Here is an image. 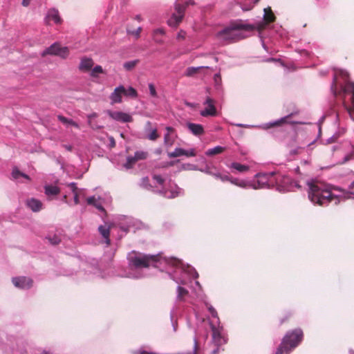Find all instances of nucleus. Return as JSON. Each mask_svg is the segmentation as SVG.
<instances>
[{"label":"nucleus","instance_id":"obj_1","mask_svg":"<svg viewBox=\"0 0 354 354\" xmlns=\"http://www.w3.org/2000/svg\"><path fill=\"white\" fill-rule=\"evenodd\" d=\"M308 185L309 188L308 198L313 203L324 206L328 205L334 199L339 201L337 197L325 185L314 182L308 183Z\"/></svg>","mask_w":354,"mask_h":354},{"label":"nucleus","instance_id":"obj_2","mask_svg":"<svg viewBox=\"0 0 354 354\" xmlns=\"http://www.w3.org/2000/svg\"><path fill=\"white\" fill-rule=\"evenodd\" d=\"M349 75L344 71H339L335 73L331 90L335 95H340L342 93H352V103L354 105V82H349Z\"/></svg>","mask_w":354,"mask_h":354},{"label":"nucleus","instance_id":"obj_3","mask_svg":"<svg viewBox=\"0 0 354 354\" xmlns=\"http://www.w3.org/2000/svg\"><path fill=\"white\" fill-rule=\"evenodd\" d=\"M253 25L247 24L242 21H234L230 24L229 26L218 32V37L225 41L229 43L240 40L242 37L240 35L235 33L236 30H243L245 31H252L255 30Z\"/></svg>","mask_w":354,"mask_h":354},{"label":"nucleus","instance_id":"obj_4","mask_svg":"<svg viewBox=\"0 0 354 354\" xmlns=\"http://www.w3.org/2000/svg\"><path fill=\"white\" fill-rule=\"evenodd\" d=\"M304 333L301 329L296 328L289 331L283 337L275 354H288L302 341Z\"/></svg>","mask_w":354,"mask_h":354},{"label":"nucleus","instance_id":"obj_5","mask_svg":"<svg viewBox=\"0 0 354 354\" xmlns=\"http://www.w3.org/2000/svg\"><path fill=\"white\" fill-rule=\"evenodd\" d=\"M158 256L147 254L132 251L128 254L127 259L131 267L135 269L148 268L158 261Z\"/></svg>","mask_w":354,"mask_h":354},{"label":"nucleus","instance_id":"obj_6","mask_svg":"<svg viewBox=\"0 0 354 354\" xmlns=\"http://www.w3.org/2000/svg\"><path fill=\"white\" fill-rule=\"evenodd\" d=\"M212 344L215 348L212 349V354H218L220 351H224L222 348L227 343V339L221 335L220 330L214 326H212Z\"/></svg>","mask_w":354,"mask_h":354},{"label":"nucleus","instance_id":"obj_7","mask_svg":"<svg viewBox=\"0 0 354 354\" xmlns=\"http://www.w3.org/2000/svg\"><path fill=\"white\" fill-rule=\"evenodd\" d=\"M47 55L59 56L66 59L69 55V49L68 47H62L59 43L55 42L47 48L41 54L43 57Z\"/></svg>","mask_w":354,"mask_h":354},{"label":"nucleus","instance_id":"obj_8","mask_svg":"<svg viewBox=\"0 0 354 354\" xmlns=\"http://www.w3.org/2000/svg\"><path fill=\"white\" fill-rule=\"evenodd\" d=\"M187 6L185 4H175V12L173 13L171 17L168 21V24L170 26L176 27L182 21L185 11Z\"/></svg>","mask_w":354,"mask_h":354},{"label":"nucleus","instance_id":"obj_9","mask_svg":"<svg viewBox=\"0 0 354 354\" xmlns=\"http://www.w3.org/2000/svg\"><path fill=\"white\" fill-rule=\"evenodd\" d=\"M261 180L264 183H268L269 186L279 185L281 183L282 179H287V178L281 176L277 172H268L260 175Z\"/></svg>","mask_w":354,"mask_h":354},{"label":"nucleus","instance_id":"obj_10","mask_svg":"<svg viewBox=\"0 0 354 354\" xmlns=\"http://www.w3.org/2000/svg\"><path fill=\"white\" fill-rule=\"evenodd\" d=\"M13 285L20 289H30L33 286V280L27 277H17L12 279Z\"/></svg>","mask_w":354,"mask_h":354},{"label":"nucleus","instance_id":"obj_11","mask_svg":"<svg viewBox=\"0 0 354 354\" xmlns=\"http://www.w3.org/2000/svg\"><path fill=\"white\" fill-rule=\"evenodd\" d=\"M206 107L204 110L201 111V115L203 117L216 116L217 114L216 109L214 105V100L210 97L206 99L204 103Z\"/></svg>","mask_w":354,"mask_h":354},{"label":"nucleus","instance_id":"obj_12","mask_svg":"<svg viewBox=\"0 0 354 354\" xmlns=\"http://www.w3.org/2000/svg\"><path fill=\"white\" fill-rule=\"evenodd\" d=\"M109 115L113 120L122 122H131L133 121V118L128 113L121 111H108Z\"/></svg>","mask_w":354,"mask_h":354},{"label":"nucleus","instance_id":"obj_13","mask_svg":"<svg viewBox=\"0 0 354 354\" xmlns=\"http://www.w3.org/2000/svg\"><path fill=\"white\" fill-rule=\"evenodd\" d=\"M152 124L148 121L145 126V131L147 133V138L150 140L154 141L159 138V135L156 128H152Z\"/></svg>","mask_w":354,"mask_h":354},{"label":"nucleus","instance_id":"obj_14","mask_svg":"<svg viewBox=\"0 0 354 354\" xmlns=\"http://www.w3.org/2000/svg\"><path fill=\"white\" fill-rule=\"evenodd\" d=\"M94 65L93 60L91 58L84 57L81 59L79 70L84 72L90 71Z\"/></svg>","mask_w":354,"mask_h":354},{"label":"nucleus","instance_id":"obj_15","mask_svg":"<svg viewBox=\"0 0 354 354\" xmlns=\"http://www.w3.org/2000/svg\"><path fill=\"white\" fill-rule=\"evenodd\" d=\"M125 92V88L123 86H120L114 89V91L111 95V100L113 103H120L122 102V95Z\"/></svg>","mask_w":354,"mask_h":354},{"label":"nucleus","instance_id":"obj_16","mask_svg":"<svg viewBox=\"0 0 354 354\" xmlns=\"http://www.w3.org/2000/svg\"><path fill=\"white\" fill-rule=\"evenodd\" d=\"M188 129L195 136H201L204 133V129L201 124L188 122L187 124Z\"/></svg>","mask_w":354,"mask_h":354},{"label":"nucleus","instance_id":"obj_17","mask_svg":"<svg viewBox=\"0 0 354 354\" xmlns=\"http://www.w3.org/2000/svg\"><path fill=\"white\" fill-rule=\"evenodd\" d=\"M27 205L33 212H38L41 209L42 203L40 201L32 198L27 201Z\"/></svg>","mask_w":354,"mask_h":354},{"label":"nucleus","instance_id":"obj_18","mask_svg":"<svg viewBox=\"0 0 354 354\" xmlns=\"http://www.w3.org/2000/svg\"><path fill=\"white\" fill-rule=\"evenodd\" d=\"M47 17L55 21V24H59L62 20L59 17V12L56 9H50L48 12Z\"/></svg>","mask_w":354,"mask_h":354},{"label":"nucleus","instance_id":"obj_19","mask_svg":"<svg viewBox=\"0 0 354 354\" xmlns=\"http://www.w3.org/2000/svg\"><path fill=\"white\" fill-rule=\"evenodd\" d=\"M100 233L105 239V243L109 245H110V227L100 225L98 228Z\"/></svg>","mask_w":354,"mask_h":354},{"label":"nucleus","instance_id":"obj_20","mask_svg":"<svg viewBox=\"0 0 354 354\" xmlns=\"http://www.w3.org/2000/svg\"><path fill=\"white\" fill-rule=\"evenodd\" d=\"M166 129L168 133L165 135L164 143L166 146L170 147L174 143V139L170 135V132L174 131V129L172 127H167Z\"/></svg>","mask_w":354,"mask_h":354},{"label":"nucleus","instance_id":"obj_21","mask_svg":"<svg viewBox=\"0 0 354 354\" xmlns=\"http://www.w3.org/2000/svg\"><path fill=\"white\" fill-rule=\"evenodd\" d=\"M60 192V189L57 186L47 185L45 187V194L47 196H56Z\"/></svg>","mask_w":354,"mask_h":354},{"label":"nucleus","instance_id":"obj_22","mask_svg":"<svg viewBox=\"0 0 354 354\" xmlns=\"http://www.w3.org/2000/svg\"><path fill=\"white\" fill-rule=\"evenodd\" d=\"M57 118L62 123H63L64 124H65L66 126L71 125V126L75 127V128H77V129L79 128L78 124L77 122H75V121H73V120L68 119L62 115H58Z\"/></svg>","mask_w":354,"mask_h":354},{"label":"nucleus","instance_id":"obj_23","mask_svg":"<svg viewBox=\"0 0 354 354\" xmlns=\"http://www.w3.org/2000/svg\"><path fill=\"white\" fill-rule=\"evenodd\" d=\"M225 148L221 147V146H216L212 149H209L206 152L205 154L208 156H213L219 153H223L225 151Z\"/></svg>","mask_w":354,"mask_h":354},{"label":"nucleus","instance_id":"obj_24","mask_svg":"<svg viewBox=\"0 0 354 354\" xmlns=\"http://www.w3.org/2000/svg\"><path fill=\"white\" fill-rule=\"evenodd\" d=\"M297 113H292L277 121L274 122L270 124V127H277V126H281L286 123H290V122L288 121V119L292 117L293 115L296 114Z\"/></svg>","mask_w":354,"mask_h":354},{"label":"nucleus","instance_id":"obj_25","mask_svg":"<svg viewBox=\"0 0 354 354\" xmlns=\"http://www.w3.org/2000/svg\"><path fill=\"white\" fill-rule=\"evenodd\" d=\"M264 11V20L266 21V24H270L274 21L275 16L272 12L271 9L270 8H266Z\"/></svg>","mask_w":354,"mask_h":354},{"label":"nucleus","instance_id":"obj_26","mask_svg":"<svg viewBox=\"0 0 354 354\" xmlns=\"http://www.w3.org/2000/svg\"><path fill=\"white\" fill-rule=\"evenodd\" d=\"M230 167L241 173L246 172L250 169L248 165H241L239 162H232Z\"/></svg>","mask_w":354,"mask_h":354},{"label":"nucleus","instance_id":"obj_27","mask_svg":"<svg viewBox=\"0 0 354 354\" xmlns=\"http://www.w3.org/2000/svg\"><path fill=\"white\" fill-rule=\"evenodd\" d=\"M185 154H186V150L181 148H176L173 152L168 153V156L171 158L185 156Z\"/></svg>","mask_w":354,"mask_h":354},{"label":"nucleus","instance_id":"obj_28","mask_svg":"<svg viewBox=\"0 0 354 354\" xmlns=\"http://www.w3.org/2000/svg\"><path fill=\"white\" fill-rule=\"evenodd\" d=\"M208 68L207 66L189 67L186 70L185 75L190 77L198 73L202 68Z\"/></svg>","mask_w":354,"mask_h":354},{"label":"nucleus","instance_id":"obj_29","mask_svg":"<svg viewBox=\"0 0 354 354\" xmlns=\"http://www.w3.org/2000/svg\"><path fill=\"white\" fill-rule=\"evenodd\" d=\"M138 63H139L138 59L129 61V62L124 63L123 66L126 71H129L133 70L137 66V64Z\"/></svg>","mask_w":354,"mask_h":354},{"label":"nucleus","instance_id":"obj_30","mask_svg":"<svg viewBox=\"0 0 354 354\" xmlns=\"http://www.w3.org/2000/svg\"><path fill=\"white\" fill-rule=\"evenodd\" d=\"M12 177L15 178V179H17L19 178V177H24V178L30 180V177L26 175V174H24L22 172H21L19 169H14L12 172Z\"/></svg>","mask_w":354,"mask_h":354},{"label":"nucleus","instance_id":"obj_31","mask_svg":"<svg viewBox=\"0 0 354 354\" xmlns=\"http://www.w3.org/2000/svg\"><path fill=\"white\" fill-rule=\"evenodd\" d=\"M87 203L89 205H92L95 206L99 210L104 211V207L101 205L97 203L96 198L95 196H91V197L88 198Z\"/></svg>","mask_w":354,"mask_h":354},{"label":"nucleus","instance_id":"obj_32","mask_svg":"<svg viewBox=\"0 0 354 354\" xmlns=\"http://www.w3.org/2000/svg\"><path fill=\"white\" fill-rule=\"evenodd\" d=\"M123 93L124 95L129 96L133 98H136L138 96L137 91L131 86L129 87L128 89L125 88V92Z\"/></svg>","mask_w":354,"mask_h":354},{"label":"nucleus","instance_id":"obj_33","mask_svg":"<svg viewBox=\"0 0 354 354\" xmlns=\"http://www.w3.org/2000/svg\"><path fill=\"white\" fill-rule=\"evenodd\" d=\"M46 239L53 245H57L61 242V239L56 234H54L53 236H48Z\"/></svg>","mask_w":354,"mask_h":354},{"label":"nucleus","instance_id":"obj_34","mask_svg":"<svg viewBox=\"0 0 354 354\" xmlns=\"http://www.w3.org/2000/svg\"><path fill=\"white\" fill-rule=\"evenodd\" d=\"M165 34V30L162 28L156 29L153 31V38L156 42L161 43L162 40L158 38L159 35H163Z\"/></svg>","mask_w":354,"mask_h":354},{"label":"nucleus","instance_id":"obj_35","mask_svg":"<svg viewBox=\"0 0 354 354\" xmlns=\"http://www.w3.org/2000/svg\"><path fill=\"white\" fill-rule=\"evenodd\" d=\"M188 293L189 292L187 289L181 286L178 287V298L180 300H183L184 297L188 295Z\"/></svg>","mask_w":354,"mask_h":354},{"label":"nucleus","instance_id":"obj_36","mask_svg":"<svg viewBox=\"0 0 354 354\" xmlns=\"http://www.w3.org/2000/svg\"><path fill=\"white\" fill-rule=\"evenodd\" d=\"M230 182L236 186H239V187H243V188L246 187L247 185H248L247 183L245 182L244 180H239L236 178H230Z\"/></svg>","mask_w":354,"mask_h":354},{"label":"nucleus","instance_id":"obj_37","mask_svg":"<svg viewBox=\"0 0 354 354\" xmlns=\"http://www.w3.org/2000/svg\"><path fill=\"white\" fill-rule=\"evenodd\" d=\"M134 156L136 157V160L138 161L141 160H145L148 156V153L145 151H138L135 153Z\"/></svg>","mask_w":354,"mask_h":354},{"label":"nucleus","instance_id":"obj_38","mask_svg":"<svg viewBox=\"0 0 354 354\" xmlns=\"http://www.w3.org/2000/svg\"><path fill=\"white\" fill-rule=\"evenodd\" d=\"M98 73H104V70L101 66H95L91 73V75L93 77H95L97 76Z\"/></svg>","mask_w":354,"mask_h":354},{"label":"nucleus","instance_id":"obj_39","mask_svg":"<svg viewBox=\"0 0 354 354\" xmlns=\"http://www.w3.org/2000/svg\"><path fill=\"white\" fill-rule=\"evenodd\" d=\"M137 162L136 160V157L134 156H129L127 159V163L125 165L126 167L131 168L132 166Z\"/></svg>","mask_w":354,"mask_h":354},{"label":"nucleus","instance_id":"obj_40","mask_svg":"<svg viewBox=\"0 0 354 354\" xmlns=\"http://www.w3.org/2000/svg\"><path fill=\"white\" fill-rule=\"evenodd\" d=\"M214 176L216 179H219V180H222L223 182L230 181V177L229 176H227V175H222L220 173L214 174Z\"/></svg>","mask_w":354,"mask_h":354},{"label":"nucleus","instance_id":"obj_41","mask_svg":"<svg viewBox=\"0 0 354 354\" xmlns=\"http://www.w3.org/2000/svg\"><path fill=\"white\" fill-rule=\"evenodd\" d=\"M127 30L128 34L134 35L136 38H138L142 31V28L139 27L136 30H130L129 28H127Z\"/></svg>","mask_w":354,"mask_h":354},{"label":"nucleus","instance_id":"obj_42","mask_svg":"<svg viewBox=\"0 0 354 354\" xmlns=\"http://www.w3.org/2000/svg\"><path fill=\"white\" fill-rule=\"evenodd\" d=\"M149 89L150 94L152 97H157V93L156 91V88L153 84L151 83L149 84Z\"/></svg>","mask_w":354,"mask_h":354},{"label":"nucleus","instance_id":"obj_43","mask_svg":"<svg viewBox=\"0 0 354 354\" xmlns=\"http://www.w3.org/2000/svg\"><path fill=\"white\" fill-rule=\"evenodd\" d=\"M153 178L160 185H162L165 182V180L160 175L154 174Z\"/></svg>","mask_w":354,"mask_h":354},{"label":"nucleus","instance_id":"obj_44","mask_svg":"<svg viewBox=\"0 0 354 354\" xmlns=\"http://www.w3.org/2000/svg\"><path fill=\"white\" fill-rule=\"evenodd\" d=\"M208 310L212 317H218V313L214 307L212 306H208Z\"/></svg>","mask_w":354,"mask_h":354},{"label":"nucleus","instance_id":"obj_45","mask_svg":"<svg viewBox=\"0 0 354 354\" xmlns=\"http://www.w3.org/2000/svg\"><path fill=\"white\" fill-rule=\"evenodd\" d=\"M304 149L302 147H297V149H292L290 151L291 155H297L299 154L303 151Z\"/></svg>","mask_w":354,"mask_h":354},{"label":"nucleus","instance_id":"obj_46","mask_svg":"<svg viewBox=\"0 0 354 354\" xmlns=\"http://www.w3.org/2000/svg\"><path fill=\"white\" fill-rule=\"evenodd\" d=\"M346 109L352 118H354V108L350 106H346Z\"/></svg>","mask_w":354,"mask_h":354},{"label":"nucleus","instance_id":"obj_47","mask_svg":"<svg viewBox=\"0 0 354 354\" xmlns=\"http://www.w3.org/2000/svg\"><path fill=\"white\" fill-rule=\"evenodd\" d=\"M68 186L71 189V190L73 193H75L77 192V187L75 183H71L68 184Z\"/></svg>","mask_w":354,"mask_h":354},{"label":"nucleus","instance_id":"obj_48","mask_svg":"<svg viewBox=\"0 0 354 354\" xmlns=\"http://www.w3.org/2000/svg\"><path fill=\"white\" fill-rule=\"evenodd\" d=\"M185 156L187 157H194L196 156V153L194 149H191L190 151H186V154Z\"/></svg>","mask_w":354,"mask_h":354},{"label":"nucleus","instance_id":"obj_49","mask_svg":"<svg viewBox=\"0 0 354 354\" xmlns=\"http://www.w3.org/2000/svg\"><path fill=\"white\" fill-rule=\"evenodd\" d=\"M73 194H74V202H75V204L77 205L80 203L78 193L77 192L73 193Z\"/></svg>","mask_w":354,"mask_h":354},{"label":"nucleus","instance_id":"obj_50","mask_svg":"<svg viewBox=\"0 0 354 354\" xmlns=\"http://www.w3.org/2000/svg\"><path fill=\"white\" fill-rule=\"evenodd\" d=\"M115 141L113 137H111L110 138V147L112 148V147H115Z\"/></svg>","mask_w":354,"mask_h":354},{"label":"nucleus","instance_id":"obj_51","mask_svg":"<svg viewBox=\"0 0 354 354\" xmlns=\"http://www.w3.org/2000/svg\"><path fill=\"white\" fill-rule=\"evenodd\" d=\"M30 0H23L22 5L24 6H28L30 4Z\"/></svg>","mask_w":354,"mask_h":354},{"label":"nucleus","instance_id":"obj_52","mask_svg":"<svg viewBox=\"0 0 354 354\" xmlns=\"http://www.w3.org/2000/svg\"><path fill=\"white\" fill-rule=\"evenodd\" d=\"M178 38L184 39L185 38V32L181 31L178 35Z\"/></svg>","mask_w":354,"mask_h":354},{"label":"nucleus","instance_id":"obj_53","mask_svg":"<svg viewBox=\"0 0 354 354\" xmlns=\"http://www.w3.org/2000/svg\"><path fill=\"white\" fill-rule=\"evenodd\" d=\"M185 4L186 6H188L189 5H194V1H192V0H189V1H187V2H185Z\"/></svg>","mask_w":354,"mask_h":354},{"label":"nucleus","instance_id":"obj_54","mask_svg":"<svg viewBox=\"0 0 354 354\" xmlns=\"http://www.w3.org/2000/svg\"><path fill=\"white\" fill-rule=\"evenodd\" d=\"M263 28H264V25H263V24H259V25L258 26V27H257V29H258L259 30H263Z\"/></svg>","mask_w":354,"mask_h":354},{"label":"nucleus","instance_id":"obj_55","mask_svg":"<svg viewBox=\"0 0 354 354\" xmlns=\"http://www.w3.org/2000/svg\"><path fill=\"white\" fill-rule=\"evenodd\" d=\"M178 195V192H171V196H170V198H175L176 196H177Z\"/></svg>","mask_w":354,"mask_h":354},{"label":"nucleus","instance_id":"obj_56","mask_svg":"<svg viewBox=\"0 0 354 354\" xmlns=\"http://www.w3.org/2000/svg\"><path fill=\"white\" fill-rule=\"evenodd\" d=\"M64 147H65L68 151H71V150H72V146H71V145H64Z\"/></svg>","mask_w":354,"mask_h":354},{"label":"nucleus","instance_id":"obj_57","mask_svg":"<svg viewBox=\"0 0 354 354\" xmlns=\"http://www.w3.org/2000/svg\"><path fill=\"white\" fill-rule=\"evenodd\" d=\"M221 78V76L219 74H216L214 75V79H215V81H217L218 79H220Z\"/></svg>","mask_w":354,"mask_h":354},{"label":"nucleus","instance_id":"obj_58","mask_svg":"<svg viewBox=\"0 0 354 354\" xmlns=\"http://www.w3.org/2000/svg\"><path fill=\"white\" fill-rule=\"evenodd\" d=\"M162 153V150L160 149H158L156 150V154H160Z\"/></svg>","mask_w":354,"mask_h":354},{"label":"nucleus","instance_id":"obj_59","mask_svg":"<svg viewBox=\"0 0 354 354\" xmlns=\"http://www.w3.org/2000/svg\"><path fill=\"white\" fill-rule=\"evenodd\" d=\"M66 199H67V196L66 195L64 196L63 201L66 202Z\"/></svg>","mask_w":354,"mask_h":354},{"label":"nucleus","instance_id":"obj_60","mask_svg":"<svg viewBox=\"0 0 354 354\" xmlns=\"http://www.w3.org/2000/svg\"><path fill=\"white\" fill-rule=\"evenodd\" d=\"M287 319H288V317H286V319H282L281 320V324H283L286 320H287Z\"/></svg>","mask_w":354,"mask_h":354},{"label":"nucleus","instance_id":"obj_61","mask_svg":"<svg viewBox=\"0 0 354 354\" xmlns=\"http://www.w3.org/2000/svg\"><path fill=\"white\" fill-rule=\"evenodd\" d=\"M136 19H138V20H139V21L140 20V16H139V15H137V16H136Z\"/></svg>","mask_w":354,"mask_h":354},{"label":"nucleus","instance_id":"obj_62","mask_svg":"<svg viewBox=\"0 0 354 354\" xmlns=\"http://www.w3.org/2000/svg\"><path fill=\"white\" fill-rule=\"evenodd\" d=\"M351 188H353V187H354V181H353V182H352V183H351Z\"/></svg>","mask_w":354,"mask_h":354},{"label":"nucleus","instance_id":"obj_63","mask_svg":"<svg viewBox=\"0 0 354 354\" xmlns=\"http://www.w3.org/2000/svg\"><path fill=\"white\" fill-rule=\"evenodd\" d=\"M42 354H48V353L47 351H44Z\"/></svg>","mask_w":354,"mask_h":354},{"label":"nucleus","instance_id":"obj_64","mask_svg":"<svg viewBox=\"0 0 354 354\" xmlns=\"http://www.w3.org/2000/svg\"><path fill=\"white\" fill-rule=\"evenodd\" d=\"M348 159H349V158H348V157H346V161H348Z\"/></svg>","mask_w":354,"mask_h":354}]
</instances>
